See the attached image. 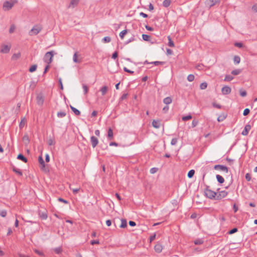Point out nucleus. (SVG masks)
I'll list each match as a JSON object with an SVG mask.
<instances>
[{"mask_svg":"<svg viewBox=\"0 0 257 257\" xmlns=\"http://www.w3.org/2000/svg\"><path fill=\"white\" fill-rule=\"evenodd\" d=\"M150 63L154 64L155 65H159L160 64H163L164 63V62H162V61H154V62H151Z\"/></svg>","mask_w":257,"mask_h":257,"instance_id":"8fccbe9b","label":"nucleus"},{"mask_svg":"<svg viewBox=\"0 0 257 257\" xmlns=\"http://www.w3.org/2000/svg\"><path fill=\"white\" fill-rule=\"evenodd\" d=\"M73 61L75 63H79L80 61L77 59V53H75L73 56Z\"/></svg>","mask_w":257,"mask_h":257,"instance_id":"7c9ffc66","label":"nucleus"},{"mask_svg":"<svg viewBox=\"0 0 257 257\" xmlns=\"http://www.w3.org/2000/svg\"><path fill=\"white\" fill-rule=\"evenodd\" d=\"M91 144L93 148H94L98 144V139L94 136H92L90 139Z\"/></svg>","mask_w":257,"mask_h":257,"instance_id":"9d476101","label":"nucleus"},{"mask_svg":"<svg viewBox=\"0 0 257 257\" xmlns=\"http://www.w3.org/2000/svg\"><path fill=\"white\" fill-rule=\"evenodd\" d=\"M177 143V139L176 138H173L172 139L171 144L172 145H175Z\"/></svg>","mask_w":257,"mask_h":257,"instance_id":"864d4df0","label":"nucleus"},{"mask_svg":"<svg viewBox=\"0 0 257 257\" xmlns=\"http://www.w3.org/2000/svg\"><path fill=\"white\" fill-rule=\"evenodd\" d=\"M127 96V93H124L123 94H122V95L120 97V100H124L125 99H126V97Z\"/></svg>","mask_w":257,"mask_h":257,"instance_id":"bf43d9fd","label":"nucleus"},{"mask_svg":"<svg viewBox=\"0 0 257 257\" xmlns=\"http://www.w3.org/2000/svg\"><path fill=\"white\" fill-rule=\"evenodd\" d=\"M167 38L168 39V46L171 47H174V43L173 42V41L172 40L171 37L170 36H168L167 37Z\"/></svg>","mask_w":257,"mask_h":257,"instance_id":"aec40b11","label":"nucleus"},{"mask_svg":"<svg viewBox=\"0 0 257 257\" xmlns=\"http://www.w3.org/2000/svg\"><path fill=\"white\" fill-rule=\"evenodd\" d=\"M234 62L236 64H238L240 62V58L238 56H235L233 58Z\"/></svg>","mask_w":257,"mask_h":257,"instance_id":"c85d7f7f","label":"nucleus"},{"mask_svg":"<svg viewBox=\"0 0 257 257\" xmlns=\"http://www.w3.org/2000/svg\"><path fill=\"white\" fill-rule=\"evenodd\" d=\"M235 46H236V47H238L239 48H241V47H242L243 45L241 43H235Z\"/></svg>","mask_w":257,"mask_h":257,"instance_id":"680f3d73","label":"nucleus"},{"mask_svg":"<svg viewBox=\"0 0 257 257\" xmlns=\"http://www.w3.org/2000/svg\"><path fill=\"white\" fill-rule=\"evenodd\" d=\"M16 29V27L14 25H12L9 29V33H13Z\"/></svg>","mask_w":257,"mask_h":257,"instance_id":"79ce46f5","label":"nucleus"},{"mask_svg":"<svg viewBox=\"0 0 257 257\" xmlns=\"http://www.w3.org/2000/svg\"><path fill=\"white\" fill-rule=\"evenodd\" d=\"M20 56H21V54L20 53L14 54L12 56V59H17L19 58L20 57Z\"/></svg>","mask_w":257,"mask_h":257,"instance_id":"37998d69","label":"nucleus"},{"mask_svg":"<svg viewBox=\"0 0 257 257\" xmlns=\"http://www.w3.org/2000/svg\"><path fill=\"white\" fill-rule=\"evenodd\" d=\"M90 243L92 245H94L95 244H98L99 241L97 240H91Z\"/></svg>","mask_w":257,"mask_h":257,"instance_id":"e2e57ef3","label":"nucleus"},{"mask_svg":"<svg viewBox=\"0 0 257 257\" xmlns=\"http://www.w3.org/2000/svg\"><path fill=\"white\" fill-rule=\"evenodd\" d=\"M163 249V246L160 243H157L155 246V250L156 252L160 253L162 251Z\"/></svg>","mask_w":257,"mask_h":257,"instance_id":"2eb2a0df","label":"nucleus"},{"mask_svg":"<svg viewBox=\"0 0 257 257\" xmlns=\"http://www.w3.org/2000/svg\"><path fill=\"white\" fill-rule=\"evenodd\" d=\"M171 4V0H164L163 2V5L164 7H168Z\"/></svg>","mask_w":257,"mask_h":257,"instance_id":"bb28decb","label":"nucleus"},{"mask_svg":"<svg viewBox=\"0 0 257 257\" xmlns=\"http://www.w3.org/2000/svg\"><path fill=\"white\" fill-rule=\"evenodd\" d=\"M163 102L166 104H169L172 102V99L170 97H166L164 99Z\"/></svg>","mask_w":257,"mask_h":257,"instance_id":"4be33fe9","label":"nucleus"},{"mask_svg":"<svg viewBox=\"0 0 257 257\" xmlns=\"http://www.w3.org/2000/svg\"><path fill=\"white\" fill-rule=\"evenodd\" d=\"M108 138H109L110 139H111V138H112V130L111 129V128H109L108 129Z\"/></svg>","mask_w":257,"mask_h":257,"instance_id":"c9c22d12","label":"nucleus"},{"mask_svg":"<svg viewBox=\"0 0 257 257\" xmlns=\"http://www.w3.org/2000/svg\"><path fill=\"white\" fill-rule=\"evenodd\" d=\"M111 41V38L109 37H105L104 38H103L102 39V41L104 42V43H107V42H110Z\"/></svg>","mask_w":257,"mask_h":257,"instance_id":"4c0bfd02","label":"nucleus"},{"mask_svg":"<svg viewBox=\"0 0 257 257\" xmlns=\"http://www.w3.org/2000/svg\"><path fill=\"white\" fill-rule=\"evenodd\" d=\"M54 56V51H49L47 52L44 57V61L45 62L49 64L52 62V57Z\"/></svg>","mask_w":257,"mask_h":257,"instance_id":"f03ea898","label":"nucleus"},{"mask_svg":"<svg viewBox=\"0 0 257 257\" xmlns=\"http://www.w3.org/2000/svg\"><path fill=\"white\" fill-rule=\"evenodd\" d=\"M58 200L59 201L62 202H63V203H64L65 204H67L68 203V202L67 200H64V199H63V198H58Z\"/></svg>","mask_w":257,"mask_h":257,"instance_id":"052dcab7","label":"nucleus"},{"mask_svg":"<svg viewBox=\"0 0 257 257\" xmlns=\"http://www.w3.org/2000/svg\"><path fill=\"white\" fill-rule=\"evenodd\" d=\"M14 5V3H12L9 1H6L3 4V9L5 11H8L11 9Z\"/></svg>","mask_w":257,"mask_h":257,"instance_id":"39448f33","label":"nucleus"},{"mask_svg":"<svg viewBox=\"0 0 257 257\" xmlns=\"http://www.w3.org/2000/svg\"><path fill=\"white\" fill-rule=\"evenodd\" d=\"M205 195L208 198L213 199L216 198V193L207 188L204 190Z\"/></svg>","mask_w":257,"mask_h":257,"instance_id":"f257e3e1","label":"nucleus"},{"mask_svg":"<svg viewBox=\"0 0 257 257\" xmlns=\"http://www.w3.org/2000/svg\"><path fill=\"white\" fill-rule=\"evenodd\" d=\"M129 225L131 226H135L136 224L134 221H129Z\"/></svg>","mask_w":257,"mask_h":257,"instance_id":"338daca9","label":"nucleus"},{"mask_svg":"<svg viewBox=\"0 0 257 257\" xmlns=\"http://www.w3.org/2000/svg\"><path fill=\"white\" fill-rule=\"evenodd\" d=\"M240 95L242 97H245L246 95V92L245 90L241 89L239 90Z\"/></svg>","mask_w":257,"mask_h":257,"instance_id":"c756f323","label":"nucleus"},{"mask_svg":"<svg viewBox=\"0 0 257 257\" xmlns=\"http://www.w3.org/2000/svg\"><path fill=\"white\" fill-rule=\"evenodd\" d=\"M216 177L217 180V181L219 183H223L224 182V179L221 176H220L219 175H217Z\"/></svg>","mask_w":257,"mask_h":257,"instance_id":"412c9836","label":"nucleus"},{"mask_svg":"<svg viewBox=\"0 0 257 257\" xmlns=\"http://www.w3.org/2000/svg\"><path fill=\"white\" fill-rule=\"evenodd\" d=\"M79 2V0H71L70 3L68 6V8H74L77 6Z\"/></svg>","mask_w":257,"mask_h":257,"instance_id":"9b49d317","label":"nucleus"},{"mask_svg":"<svg viewBox=\"0 0 257 257\" xmlns=\"http://www.w3.org/2000/svg\"><path fill=\"white\" fill-rule=\"evenodd\" d=\"M150 37L149 35H146V34H143V35H142L143 39L144 41H149Z\"/></svg>","mask_w":257,"mask_h":257,"instance_id":"a19ab883","label":"nucleus"},{"mask_svg":"<svg viewBox=\"0 0 257 257\" xmlns=\"http://www.w3.org/2000/svg\"><path fill=\"white\" fill-rule=\"evenodd\" d=\"M123 70H124V71L125 72H128V73H131V74H133V73H134V71H131V70H130L128 69H127V68H126V67H124V68H123Z\"/></svg>","mask_w":257,"mask_h":257,"instance_id":"4d7b16f0","label":"nucleus"},{"mask_svg":"<svg viewBox=\"0 0 257 257\" xmlns=\"http://www.w3.org/2000/svg\"><path fill=\"white\" fill-rule=\"evenodd\" d=\"M233 78H234V77L230 75H226L225 76L224 81H230L232 80H233Z\"/></svg>","mask_w":257,"mask_h":257,"instance_id":"b1692460","label":"nucleus"},{"mask_svg":"<svg viewBox=\"0 0 257 257\" xmlns=\"http://www.w3.org/2000/svg\"><path fill=\"white\" fill-rule=\"evenodd\" d=\"M207 87V83L206 82H203L201 83L200 85V88L201 89H205Z\"/></svg>","mask_w":257,"mask_h":257,"instance_id":"72a5a7b5","label":"nucleus"},{"mask_svg":"<svg viewBox=\"0 0 257 257\" xmlns=\"http://www.w3.org/2000/svg\"><path fill=\"white\" fill-rule=\"evenodd\" d=\"M203 241L202 239H197L194 241V243L196 245L203 243Z\"/></svg>","mask_w":257,"mask_h":257,"instance_id":"58836bf2","label":"nucleus"},{"mask_svg":"<svg viewBox=\"0 0 257 257\" xmlns=\"http://www.w3.org/2000/svg\"><path fill=\"white\" fill-rule=\"evenodd\" d=\"M58 80H59V85L60 86V89L61 90H63V84H62V79L61 78H60Z\"/></svg>","mask_w":257,"mask_h":257,"instance_id":"13d9d810","label":"nucleus"},{"mask_svg":"<svg viewBox=\"0 0 257 257\" xmlns=\"http://www.w3.org/2000/svg\"><path fill=\"white\" fill-rule=\"evenodd\" d=\"M245 179L248 181H249L251 180V176L249 173H247L245 174Z\"/></svg>","mask_w":257,"mask_h":257,"instance_id":"5fc2aeb1","label":"nucleus"},{"mask_svg":"<svg viewBox=\"0 0 257 257\" xmlns=\"http://www.w3.org/2000/svg\"><path fill=\"white\" fill-rule=\"evenodd\" d=\"M13 171H14V172H15L16 173L18 174L20 176L22 175V172L19 169H17L16 168H14Z\"/></svg>","mask_w":257,"mask_h":257,"instance_id":"ea45409f","label":"nucleus"},{"mask_svg":"<svg viewBox=\"0 0 257 257\" xmlns=\"http://www.w3.org/2000/svg\"><path fill=\"white\" fill-rule=\"evenodd\" d=\"M17 159L23 161L25 163L27 162V158L22 154H19L17 157Z\"/></svg>","mask_w":257,"mask_h":257,"instance_id":"6ab92c4d","label":"nucleus"},{"mask_svg":"<svg viewBox=\"0 0 257 257\" xmlns=\"http://www.w3.org/2000/svg\"><path fill=\"white\" fill-rule=\"evenodd\" d=\"M227 117L226 113H221L217 117V120L218 121H223Z\"/></svg>","mask_w":257,"mask_h":257,"instance_id":"dca6fc26","label":"nucleus"},{"mask_svg":"<svg viewBox=\"0 0 257 257\" xmlns=\"http://www.w3.org/2000/svg\"><path fill=\"white\" fill-rule=\"evenodd\" d=\"M191 118H192V116L191 115H188L187 116H183L182 117V120L184 121H186L190 119Z\"/></svg>","mask_w":257,"mask_h":257,"instance_id":"49530a36","label":"nucleus"},{"mask_svg":"<svg viewBox=\"0 0 257 257\" xmlns=\"http://www.w3.org/2000/svg\"><path fill=\"white\" fill-rule=\"evenodd\" d=\"M231 88L228 86H224L221 89V92L223 95H227L231 92Z\"/></svg>","mask_w":257,"mask_h":257,"instance_id":"1a4fd4ad","label":"nucleus"},{"mask_svg":"<svg viewBox=\"0 0 257 257\" xmlns=\"http://www.w3.org/2000/svg\"><path fill=\"white\" fill-rule=\"evenodd\" d=\"M70 188L72 190L74 194H76L80 190V187L77 188H72L71 186H70Z\"/></svg>","mask_w":257,"mask_h":257,"instance_id":"de8ad7c7","label":"nucleus"},{"mask_svg":"<svg viewBox=\"0 0 257 257\" xmlns=\"http://www.w3.org/2000/svg\"><path fill=\"white\" fill-rule=\"evenodd\" d=\"M252 9L254 12H257V5L253 6L252 7Z\"/></svg>","mask_w":257,"mask_h":257,"instance_id":"774afa93","label":"nucleus"},{"mask_svg":"<svg viewBox=\"0 0 257 257\" xmlns=\"http://www.w3.org/2000/svg\"><path fill=\"white\" fill-rule=\"evenodd\" d=\"M10 50V47L8 45H3L2 46L1 52L2 53L6 54L9 52Z\"/></svg>","mask_w":257,"mask_h":257,"instance_id":"f8f14e48","label":"nucleus"},{"mask_svg":"<svg viewBox=\"0 0 257 257\" xmlns=\"http://www.w3.org/2000/svg\"><path fill=\"white\" fill-rule=\"evenodd\" d=\"M7 215V211L5 210H2L1 212H0V215L3 217H5Z\"/></svg>","mask_w":257,"mask_h":257,"instance_id":"3c124183","label":"nucleus"},{"mask_svg":"<svg viewBox=\"0 0 257 257\" xmlns=\"http://www.w3.org/2000/svg\"><path fill=\"white\" fill-rule=\"evenodd\" d=\"M152 125L156 128H158L161 126V122L160 120H154L152 122Z\"/></svg>","mask_w":257,"mask_h":257,"instance_id":"4468645a","label":"nucleus"},{"mask_svg":"<svg viewBox=\"0 0 257 257\" xmlns=\"http://www.w3.org/2000/svg\"><path fill=\"white\" fill-rule=\"evenodd\" d=\"M82 88H83L84 94H86L88 90V87L85 84H83Z\"/></svg>","mask_w":257,"mask_h":257,"instance_id":"a18cd8bd","label":"nucleus"},{"mask_svg":"<svg viewBox=\"0 0 257 257\" xmlns=\"http://www.w3.org/2000/svg\"><path fill=\"white\" fill-rule=\"evenodd\" d=\"M48 144L49 145V146H52V145H54L55 144V142L53 140H52V139H50L48 140Z\"/></svg>","mask_w":257,"mask_h":257,"instance_id":"09e8293b","label":"nucleus"},{"mask_svg":"<svg viewBox=\"0 0 257 257\" xmlns=\"http://www.w3.org/2000/svg\"><path fill=\"white\" fill-rule=\"evenodd\" d=\"M121 224L119 225L120 228H125L127 226L126 220L125 219H120Z\"/></svg>","mask_w":257,"mask_h":257,"instance_id":"f3484780","label":"nucleus"},{"mask_svg":"<svg viewBox=\"0 0 257 257\" xmlns=\"http://www.w3.org/2000/svg\"><path fill=\"white\" fill-rule=\"evenodd\" d=\"M240 73V70L239 69H235L231 71V74L234 75H237Z\"/></svg>","mask_w":257,"mask_h":257,"instance_id":"f704fd0d","label":"nucleus"},{"mask_svg":"<svg viewBox=\"0 0 257 257\" xmlns=\"http://www.w3.org/2000/svg\"><path fill=\"white\" fill-rule=\"evenodd\" d=\"M108 90V87L106 86H104L101 88L100 91L101 92L102 95H104L106 94V92Z\"/></svg>","mask_w":257,"mask_h":257,"instance_id":"a211bd4d","label":"nucleus"},{"mask_svg":"<svg viewBox=\"0 0 257 257\" xmlns=\"http://www.w3.org/2000/svg\"><path fill=\"white\" fill-rule=\"evenodd\" d=\"M36 69H37V65H33L29 68V71L30 72H33L36 70Z\"/></svg>","mask_w":257,"mask_h":257,"instance_id":"e433bc0d","label":"nucleus"},{"mask_svg":"<svg viewBox=\"0 0 257 257\" xmlns=\"http://www.w3.org/2000/svg\"><path fill=\"white\" fill-rule=\"evenodd\" d=\"M127 33V30H124L123 31H122L120 33H119V37H120V38L121 39H122L124 37V36Z\"/></svg>","mask_w":257,"mask_h":257,"instance_id":"473e14b6","label":"nucleus"},{"mask_svg":"<svg viewBox=\"0 0 257 257\" xmlns=\"http://www.w3.org/2000/svg\"><path fill=\"white\" fill-rule=\"evenodd\" d=\"M42 30V27L39 25H36L29 32L30 36L36 35Z\"/></svg>","mask_w":257,"mask_h":257,"instance_id":"7ed1b4c3","label":"nucleus"},{"mask_svg":"<svg viewBox=\"0 0 257 257\" xmlns=\"http://www.w3.org/2000/svg\"><path fill=\"white\" fill-rule=\"evenodd\" d=\"M228 193L225 191H221L218 192V194L216 193V198L215 199L216 200H220L224 197H225Z\"/></svg>","mask_w":257,"mask_h":257,"instance_id":"423d86ee","label":"nucleus"},{"mask_svg":"<svg viewBox=\"0 0 257 257\" xmlns=\"http://www.w3.org/2000/svg\"><path fill=\"white\" fill-rule=\"evenodd\" d=\"M26 122V119L25 117L21 119V121L19 124L20 127L21 128H23L24 126V125H25Z\"/></svg>","mask_w":257,"mask_h":257,"instance_id":"a878e982","label":"nucleus"},{"mask_svg":"<svg viewBox=\"0 0 257 257\" xmlns=\"http://www.w3.org/2000/svg\"><path fill=\"white\" fill-rule=\"evenodd\" d=\"M217 1L218 0H207V2L210 7H212L217 2Z\"/></svg>","mask_w":257,"mask_h":257,"instance_id":"393cba45","label":"nucleus"},{"mask_svg":"<svg viewBox=\"0 0 257 257\" xmlns=\"http://www.w3.org/2000/svg\"><path fill=\"white\" fill-rule=\"evenodd\" d=\"M37 103L39 105H42L43 104L44 100V97L42 93H39L37 95Z\"/></svg>","mask_w":257,"mask_h":257,"instance_id":"6e6552de","label":"nucleus"},{"mask_svg":"<svg viewBox=\"0 0 257 257\" xmlns=\"http://www.w3.org/2000/svg\"><path fill=\"white\" fill-rule=\"evenodd\" d=\"M38 161H39V163L40 165L41 169L45 172H47L48 171V169L46 167L44 161L42 156L39 157Z\"/></svg>","mask_w":257,"mask_h":257,"instance_id":"20e7f679","label":"nucleus"},{"mask_svg":"<svg viewBox=\"0 0 257 257\" xmlns=\"http://www.w3.org/2000/svg\"><path fill=\"white\" fill-rule=\"evenodd\" d=\"M187 80L189 82H192L194 80V76L193 74H189L187 76Z\"/></svg>","mask_w":257,"mask_h":257,"instance_id":"2f4dec72","label":"nucleus"},{"mask_svg":"<svg viewBox=\"0 0 257 257\" xmlns=\"http://www.w3.org/2000/svg\"><path fill=\"white\" fill-rule=\"evenodd\" d=\"M158 170V169L156 168H153L152 169H151L150 170V173L151 174H154Z\"/></svg>","mask_w":257,"mask_h":257,"instance_id":"6e6d98bb","label":"nucleus"},{"mask_svg":"<svg viewBox=\"0 0 257 257\" xmlns=\"http://www.w3.org/2000/svg\"><path fill=\"white\" fill-rule=\"evenodd\" d=\"M250 128H251V126L250 125H249V124L246 125L244 127V130L242 132L241 134L243 136H247L248 134L249 131L250 130Z\"/></svg>","mask_w":257,"mask_h":257,"instance_id":"ddd939ff","label":"nucleus"},{"mask_svg":"<svg viewBox=\"0 0 257 257\" xmlns=\"http://www.w3.org/2000/svg\"><path fill=\"white\" fill-rule=\"evenodd\" d=\"M39 216L42 219H44V220L46 219L48 217L46 213L41 212H39Z\"/></svg>","mask_w":257,"mask_h":257,"instance_id":"5701e85b","label":"nucleus"},{"mask_svg":"<svg viewBox=\"0 0 257 257\" xmlns=\"http://www.w3.org/2000/svg\"><path fill=\"white\" fill-rule=\"evenodd\" d=\"M23 140L25 142H27V143L29 142V138H28V137L27 136H24V137L23 138Z\"/></svg>","mask_w":257,"mask_h":257,"instance_id":"69168bd1","label":"nucleus"},{"mask_svg":"<svg viewBox=\"0 0 257 257\" xmlns=\"http://www.w3.org/2000/svg\"><path fill=\"white\" fill-rule=\"evenodd\" d=\"M194 173H195V171L194 170H191L190 171H189V172L188 173V175H187L188 177L189 178H192L194 176Z\"/></svg>","mask_w":257,"mask_h":257,"instance_id":"cd10ccee","label":"nucleus"},{"mask_svg":"<svg viewBox=\"0 0 257 257\" xmlns=\"http://www.w3.org/2000/svg\"><path fill=\"white\" fill-rule=\"evenodd\" d=\"M62 248L60 247H57L54 249L55 252L57 254L60 253L62 252Z\"/></svg>","mask_w":257,"mask_h":257,"instance_id":"c03bdc74","label":"nucleus"},{"mask_svg":"<svg viewBox=\"0 0 257 257\" xmlns=\"http://www.w3.org/2000/svg\"><path fill=\"white\" fill-rule=\"evenodd\" d=\"M71 108L73 111V112H80L77 109L74 108V107L71 106Z\"/></svg>","mask_w":257,"mask_h":257,"instance_id":"0e129e2a","label":"nucleus"},{"mask_svg":"<svg viewBox=\"0 0 257 257\" xmlns=\"http://www.w3.org/2000/svg\"><path fill=\"white\" fill-rule=\"evenodd\" d=\"M214 168L215 170H218L226 173L228 172L227 167L223 165H216L214 167Z\"/></svg>","mask_w":257,"mask_h":257,"instance_id":"0eeeda50","label":"nucleus"},{"mask_svg":"<svg viewBox=\"0 0 257 257\" xmlns=\"http://www.w3.org/2000/svg\"><path fill=\"white\" fill-rule=\"evenodd\" d=\"M237 231V228H234L230 230L228 232V233L229 234H232L233 233H234L236 232Z\"/></svg>","mask_w":257,"mask_h":257,"instance_id":"603ef678","label":"nucleus"}]
</instances>
